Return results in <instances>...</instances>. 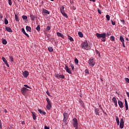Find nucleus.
<instances>
[{"label": "nucleus", "instance_id": "23", "mask_svg": "<svg viewBox=\"0 0 129 129\" xmlns=\"http://www.w3.org/2000/svg\"><path fill=\"white\" fill-rule=\"evenodd\" d=\"M15 18L16 22H20V19H19V17H18V15H15Z\"/></svg>", "mask_w": 129, "mask_h": 129}, {"label": "nucleus", "instance_id": "61", "mask_svg": "<svg viewBox=\"0 0 129 129\" xmlns=\"http://www.w3.org/2000/svg\"><path fill=\"white\" fill-rule=\"evenodd\" d=\"M90 2H93V3H95V0H90Z\"/></svg>", "mask_w": 129, "mask_h": 129}, {"label": "nucleus", "instance_id": "50", "mask_svg": "<svg viewBox=\"0 0 129 129\" xmlns=\"http://www.w3.org/2000/svg\"><path fill=\"white\" fill-rule=\"evenodd\" d=\"M46 94H47L48 95V96H51V94L48 91H47V92H46Z\"/></svg>", "mask_w": 129, "mask_h": 129}, {"label": "nucleus", "instance_id": "53", "mask_svg": "<svg viewBox=\"0 0 129 129\" xmlns=\"http://www.w3.org/2000/svg\"><path fill=\"white\" fill-rule=\"evenodd\" d=\"M121 22L122 23V24H123V25L124 24L125 22H124V20H121Z\"/></svg>", "mask_w": 129, "mask_h": 129}, {"label": "nucleus", "instance_id": "14", "mask_svg": "<svg viewBox=\"0 0 129 129\" xmlns=\"http://www.w3.org/2000/svg\"><path fill=\"white\" fill-rule=\"evenodd\" d=\"M56 77L57 78H61V79H64V78H65L64 75L59 74L56 75Z\"/></svg>", "mask_w": 129, "mask_h": 129}, {"label": "nucleus", "instance_id": "8", "mask_svg": "<svg viewBox=\"0 0 129 129\" xmlns=\"http://www.w3.org/2000/svg\"><path fill=\"white\" fill-rule=\"evenodd\" d=\"M2 60L3 62H4L5 64L7 66V67H10V66L9 65V63H8V60L6 59V58L5 57H2Z\"/></svg>", "mask_w": 129, "mask_h": 129}, {"label": "nucleus", "instance_id": "9", "mask_svg": "<svg viewBox=\"0 0 129 129\" xmlns=\"http://www.w3.org/2000/svg\"><path fill=\"white\" fill-rule=\"evenodd\" d=\"M28 90H29L27 89L26 87H23L21 89V92L22 93H26Z\"/></svg>", "mask_w": 129, "mask_h": 129}, {"label": "nucleus", "instance_id": "12", "mask_svg": "<svg viewBox=\"0 0 129 129\" xmlns=\"http://www.w3.org/2000/svg\"><path fill=\"white\" fill-rule=\"evenodd\" d=\"M38 111L41 114H43V115H46V112L44 111L43 110H41L40 109H38Z\"/></svg>", "mask_w": 129, "mask_h": 129}, {"label": "nucleus", "instance_id": "10", "mask_svg": "<svg viewBox=\"0 0 129 129\" xmlns=\"http://www.w3.org/2000/svg\"><path fill=\"white\" fill-rule=\"evenodd\" d=\"M125 110H128V105L127 104V101L126 99H124Z\"/></svg>", "mask_w": 129, "mask_h": 129}, {"label": "nucleus", "instance_id": "21", "mask_svg": "<svg viewBox=\"0 0 129 129\" xmlns=\"http://www.w3.org/2000/svg\"><path fill=\"white\" fill-rule=\"evenodd\" d=\"M113 102L115 106H117V101H116V99L115 98H113Z\"/></svg>", "mask_w": 129, "mask_h": 129}, {"label": "nucleus", "instance_id": "34", "mask_svg": "<svg viewBox=\"0 0 129 129\" xmlns=\"http://www.w3.org/2000/svg\"><path fill=\"white\" fill-rule=\"evenodd\" d=\"M32 117H33L34 120H36V119L37 118V116H36V115H35V114L33 113Z\"/></svg>", "mask_w": 129, "mask_h": 129}, {"label": "nucleus", "instance_id": "17", "mask_svg": "<svg viewBox=\"0 0 129 129\" xmlns=\"http://www.w3.org/2000/svg\"><path fill=\"white\" fill-rule=\"evenodd\" d=\"M46 108L48 110H50L52 108V104H48L46 106Z\"/></svg>", "mask_w": 129, "mask_h": 129}, {"label": "nucleus", "instance_id": "15", "mask_svg": "<svg viewBox=\"0 0 129 129\" xmlns=\"http://www.w3.org/2000/svg\"><path fill=\"white\" fill-rule=\"evenodd\" d=\"M118 103L120 108H122L123 107V104L122 103V102H121V101H118Z\"/></svg>", "mask_w": 129, "mask_h": 129}, {"label": "nucleus", "instance_id": "37", "mask_svg": "<svg viewBox=\"0 0 129 129\" xmlns=\"http://www.w3.org/2000/svg\"><path fill=\"white\" fill-rule=\"evenodd\" d=\"M75 63L77 65L78 64V63H79L78 59H77V58L75 59Z\"/></svg>", "mask_w": 129, "mask_h": 129}, {"label": "nucleus", "instance_id": "64", "mask_svg": "<svg viewBox=\"0 0 129 129\" xmlns=\"http://www.w3.org/2000/svg\"><path fill=\"white\" fill-rule=\"evenodd\" d=\"M114 25H115V21L113 22V26H114Z\"/></svg>", "mask_w": 129, "mask_h": 129}, {"label": "nucleus", "instance_id": "58", "mask_svg": "<svg viewBox=\"0 0 129 129\" xmlns=\"http://www.w3.org/2000/svg\"><path fill=\"white\" fill-rule=\"evenodd\" d=\"M44 129H50V128H49L48 126H44Z\"/></svg>", "mask_w": 129, "mask_h": 129}, {"label": "nucleus", "instance_id": "52", "mask_svg": "<svg viewBox=\"0 0 129 129\" xmlns=\"http://www.w3.org/2000/svg\"><path fill=\"white\" fill-rule=\"evenodd\" d=\"M79 102H80V103H81V104H82V103H83V101L81 99L79 100Z\"/></svg>", "mask_w": 129, "mask_h": 129}, {"label": "nucleus", "instance_id": "1", "mask_svg": "<svg viewBox=\"0 0 129 129\" xmlns=\"http://www.w3.org/2000/svg\"><path fill=\"white\" fill-rule=\"evenodd\" d=\"M96 36L98 38V39H100L102 38L101 41L102 42H105V38H106V33H103L101 34L96 33Z\"/></svg>", "mask_w": 129, "mask_h": 129}, {"label": "nucleus", "instance_id": "3", "mask_svg": "<svg viewBox=\"0 0 129 129\" xmlns=\"http://www.w3.org/2000/svg\"><path fill=\"white\" fill-rule=\"evenodd\" d=\"M63 121L64 122V124H67L68 123L67 120L68 119V117H69V116L68 115V113L66 112H64L63 114Z\"/></svg>", "mask_w": 129, "mask_h": 129}, {"label": "nucleus", "instance_id": "22", "mask_svg": "<svg viewBox=\"0 0 129 129\" xmlns=\"http://www.w3.org/2000/svg\"><path fill=\"white\" fill-rule=\"evenodd\" d=\"M61 14L62 15V16H63V17H64V18H66L67 19H68V15H67V14H66L65 12L61 13Z\"/></svg>", "mask_w": 129, "mask_h": 129}, {"label": "nucleus", "instance_id": "43", "mask_svg": "<svg viewBox=\"0 0 129 129\" xmlns=\"http://www.w3.org/2000/svg\"><path fill=\"white\" fill-rule=\"evenodd\" d=\"M2 125H3V124L2 123V120H1L0 119V128L1 129H3Z\"/></svg>", "mask_w": 129, "mask_h": 129}, {"label": "nucleus", "instance_id": "42", "mask_svg": "<svg viewBox=\"0 0 129 129\" xmlns=\"http://www.w3.org/2000/svg\"><path fill=\"white\" fill-rule=\"evenodd\" d=\"M120 123H124V121H123V118L120 119Z\"/></svg>", "mask_w": 129, "mask_h": 129}, {"label": "nucleus", "instance_id": "30", "mask_svg": "<svg viewBox=\"0 0 129 129\" xmlns=\"http://www.w3.org/2000/svg\"><path fill=\"white\" fill-rule=\"evenodd\" d=\"M36 31L39 32V31H41V27H40V25H38L37 27L36 28Z\"/></svg>", "mask_w": 129, "mask_h": 129}, {"label": "nucleus", "instance_id": "11", "mask_svg": "<svg viewBox=\"0 0 129 129\" xmlns=\"http://www.w3.org/2000/svg\"><path fill=\"white\" fill-rule=\"evenodd\" d=\"M56 35H57V37H60L62 39H64V35L63 34H62V33H61L60 32H57Z\"/></svg>", "mask_w": 129, "mask_h": 129}, {"label": "nucleus", "instance_id": "54", "mask_svg": "<svg viewBox=\"0 0 129 129\" xmlns=\"http://www.w3.org/2000/svg\"><path fill=\"white\" fill-rule=\"evenodd\" d=\"M3 16L2 14H0V19H3Z\"/></svg>", "mask_w": 129, "mask_h": 129}, {"label": "nucleus", "instance_id": "7", "mask_svg": "<svg viewBox=\"0 0 129 129\" xmlns=\"http://www.w3.org/2000/svg\"><path fill=\"white\" fill-rule=\"evenodd\" d=\"M23 76L25 77V78H27L29 76V72L25 71L22 74Z\"/></svg>", "mask_w": 129, "mask_h": 129}, {"label": "nucleus", "instance_id": "56", "mask_svg": "<svg viewBox=\"0 0 129 129\" xmlns=\"http://www.w3.org/2000/svg\"><path fill=\"white\" fill-rule=\"evenodd\" d=\"M74 126V127H75V129H78V125H75Z\"/></svg>", "mask_w": 129, "mask_h": 129}, {"label": "nucleus", "instance_id": "26", "mask_svg": "<svg viewBox=\"0 0 129 129\" xmlns=\"http://www.w3.org/2000/svg\"><path fill=\"white\" fill-rule=\"evenodd\" d=\"M68 39L71 41V42H73L74 41V39H73V38L72 37L70 36V35H68Z\"/></svg>", "mask_w": 129, "mask_h": 129}, {"label": "nucleus", "instance_id": "6", "mask_svg": "<svg viewBox=\"0 0 129 129\" xmlns=\"http://www.w3.org/2000/svg\"><path fill=\"white\" fill-rule=\"evenodd\" d=\"M73 125L75 126V125H78V121L76 118L73 119Z\"/></svg>", "mask_w": 129, "mask_h": 129}, {"label": "nucleus", "instance_id": "27", "mask_svg": "<svg viewBox=\"0 0 129 129\" xmlns=\"http://www.w3.org/2000/svg\"><path fill=\"white\" fill-rule=\"evenodd\" d=\"M78 35L80 38H83V33H82L81 32H78Z\"/></svg>", "mask_w": 129, "mask_h": 129}, {"label": "nucleus", "instance_id": "60", "mask_svg": "<svg viewBox=\"0 0 129 129\" xmlns=\"http://www.w3.org/2000/svg\"><path fill=\"white\" fill-rule=\"evenodd\" d=\"M111 41H113V36H111Z\"/></svg>", "mask_w": 129, "mask_h": 129}, {"label": "nucleus", "instance_id": "2", "mask_svg": "<svg viewBox=\"0 0 129 129\" xmlns=\"http://www.w3.org/2000/svg\"><path fill=\"white\" fill-rule=\"evenodd\" d=\"M81 46L82 49H84V50H89L91 48L90 45L88 44L86 40L82 43Z\"/></svg>", "mask_w": 129, "mask_h": 129}, {"label": "nucleus", "instance_id": "32", "mask_svg": "<svg viewBox=\"0 0 129 129\" xmlns=\"http://www.w3.org/2000/svg\"><path fill=\"white\" fill-rule=\"evenodd\" d=\"M124 123H120L119 127L120 128H123Z\"/></svg>", "mask_w": 129, "mask_h": 129}, {"label": "nucleus", "instance_id": "59", "mask_svg": "<svg viewBox=\"0 0 129 129\" xmlns=\"http://www.w3.org/2000/svg\"><path fill=\"white\" fill-rule=\"evenodd\" d=\"M126 94L127 95V96L129 98V93L128 92H126Z\"/></svg>", "mask_w": 129, "mask_h": 129}, {"label": "nucleus", "instance_id": "40", "mask_svg": "<svg viewBox=\"0 0 129 129\" xmlns=\"http://www.w3.org/2000/svg\"><path fill=\"white\" fill-rule=\"evenodd\" d=\"M10 60L11 61V62H14V58L13 57V56L10 57Z\"/></svg>", "mask_w": 129, "mask_h": 129}, {"label": "nucleus", "instance_id": "16", "mask_svg": "<svg viewBox=\"0 0 129 129\" xmlns=\"http://www.w3.org/2000/svg\"><path fill=\"white\" fill-rule=\"evenodd\" d=\"M26 29L28 32H30V33H31V32H32V28H31V27H30V26H27L26 27Z\"/></svg>", "mask_w": 129, "mask_h": 129}, {"label": "nucleus", "instance_id": "55", "mask_svg": "<svg viewBox=\"0 0 129 129\" xmlns=\"http://www.w3.org/2000/svg\"><path fill=\"white\" fill-rule=\"evenodd\" d=\"M122 46H123L124 48H125V45H124V42H122Z\"/></svg>", "mask_w": 129, "mask_h": 129}, {"label": "nucleus", "instance_id": "38", "mask_svg": "<svg viewBox=\"0 0 129 129\" xmlns=\"http://www.w3.org/2000/svg\"><path fill=\"white\" fill-rule=\"evenodd\" d=\"M106 18L107 19V20H108V21H109L110 19V17L109 16V15H107L106 16Z\"/></svg>", "mask_w": 129, "mask_h": 129}, {"label": "nucleus", "instance_id": "35", "mask_svg": "<svg viewBox=\"0 0 129 129\" xmlns=\"http://www.w3.org/2000/svg\"><path fill=\"white\" fill-rule=\"evenodd\" d=\"M5 25H8L9 24V21L6 18H5Z\"/></svg>", "mask_w": 129, "mask_h": 129}, {"label": "nucleus", "instance_id": "13", "mask_svg": "<svg viewBox=\"0 0 129 129\" xmlns=\"http://www.w3.org/2000/svg\"><path fill=\"white\" fill-rule=\"evenodd\" d=\"M5 29L7 32H9V33H13V30H12V28L10 27H6Z\"/></svg>", "mask_w": 129, "mask_h": 129}, {"label": "nucleus", "instance_id": "39", "mask_svg": "<svg viewBox=\"0 0 129 129\" xmlns=\"http://www.w3.org/2000/svg\"><path fill=\"white\" fill-rule=\"evenodd\" d=\"M8 4L9 6H12V0H8Z\"/></svg>", "mask_w": 129, "mask_h": 129}, {"label": "nucleus", "instance_id": "19", "mask_svg": "<svg viewBox=\"0 0 129 129\" xmlns=\"http://www.w3.org/2000/svg\"><path fill=\"white\" fill-rule=\"evenodd\" d=\"M30 18L31 21H35L36 17H35V15H33V14H30Z\"/></svg>", "mask_w": 129, "mask_h": 129}, {"label": "nucleus", "instance_id": "33", "mask_svg": "<svg viewBox=\"0 0 129 129\" xmlns=\"http://www.w3.org/2000/svg\"><path fill=\"white\" fill-rule=\"evenodd\" d=\"M48 49L49 52H53V48H52V47L49 46L48 47Z\"/></svg>", "mask_w": 129, "mask_h": 129}, {"label": "nucleus", "instance_id": "36", "mask_svg": "<svg viewBox=\"0 0 129 129\" xmlns=\"http://www.w3.org/2000/svg\"><path fill=\"white\" fill-rule=\"evenodd\" d=\"M22 19H23V20H27L28 19V17L26 15H23L22 16Z\"/></svg>", "mask_w": 129, "mask_h": 129}, {"label": "nucleus", "instance_id": "20", "mask_svg": "<svg viewBox=\"0 0 129 129\" xmlns=\"http://www.w3.org/2000/svg\"><path fill=\"white\" fill-rule=\"evenodd\" d=\"M95 113H96L97 115H99V109L95 108Z\"/></svg>", "mask_w": 129, "mask_h": 129}, {"label": "nucleus", "instance_id": "62", "mask_svg": "<svg viewBox=\"0 0 129 129\" xmlns=\"http://www.w3.org/2000/svg\"><path fill=\"white\" fill-rule=\"evenodd\" d=\"M4 111H5V112H6V113L8 112V111L7 110V109H5V110H4Z\"/></svg>", "mask_w": 129, "mask_h": 129}, {"label": "nucleus", "instance_id": "57", "mask_svg": "<svg viewBox=\"0 0 129 129\" xmlns=\"http://www.w3.org/2000/svg\"><path fill=\"white\" fill-rule=\"evenodd\" d=\"M99 107H100V108H101V110H102V111H103V109H102V107H101V105H99Z\"/></svg>", "mask_w": 129, "mask_h": 129}, {"label": "nucleus", "instance_id": "44", "mask_svg": "<svg viewBox=\"0 0 129 129\" xmlns=\"http://www.w3.org/2000/svg\"><path fill=\"white\" fill-rule=\"evenodd\" d=\"M85 73L87 74H89V71H88V69H86L85 71Z\"/></svg>", "mask_w": 129, "mask_h": 129}, {"label": "nucleus", "instance_id": "45", "mask_svg": "<svg viewBox=\"0 0 129 129\" xmlns=\"http://www.w3.org/2000/svg\"><path fill=\"white\" fill-rule=\"evenodd\" d=\"M24 87H26V88H29L30 89H31V87H30L27 85H24Z\"/></svg>", "mask_w": 129, "mask_h": 129}, {"label": "nucleus", "instance_id": "31", "mask_svg": "<svg viewBox=\"0 0 129 129\" xmlns=\"http://www.w3.org/2000/svg\"><path fill=\"white\" fill-rule=\"evenodd\" d=\"M116 122H117L118 125H119V119H118V116H116Z\"/></svg>", "mask_w": 129, "mask_h": 129}, {"label": "nucleus", "instance_id": "49", "mask_svg": "<svg viewBox=\"0 0 129 129\" xmlns=\"http://www.w3.org/2000/svg\"><path fill=\"white\" fill-rule=\"evenodd\" d=\"M21 31H22V33H23V34L26 32V31H25V29H24V28H22Z\"/></svg>", "mask_w": 129, "mask_h": 129}, {"label": "nucleus", "instance_id": "4", "mask_svg": "<svg viewBox=\"0 0 129 129\" xmlns=\"http://www.w3.org/2000/svg\"><path fill=\"white\" fill-rule=\"evenodd\" d=\"M88 63L89 64L90 66L93 67L95 65V62H94L93 58H90L88 61Z\"/></svg>", "mask_w": 129, "mask_h": 129}, {"label": "nucleus", "instance_id": "28", "mask_svg": "<svg viewBox=\"0 0 129 129\" xmlns=\"http://www.w3.org/2000/svg\"><path fill=\"white\" fill-rule=\"evenodd\" d=\"M43 13H44V14H47L48 15H50V12H49V11L46 9L43 10Z\"/></svg>", "mask_w": 129, "mask_h": 129}, {"label": "nucleus", "instance_id": "29", "mask_svg": "<svg viewBox=\"0 0 129 129\" xmlns=\"http://www.w3.org/2000/svg\"><path fill=\"white\" fill-rule=\"evenodd\" d=\"M46 101L47 102V104H52L51 101H50V99H49L48 98H46Z\"/></svg>", "mask_w": 129, "mask_h": 129}, {"label": "nucleus", "instance_id": "48", "mask_svg": "<svg viewBox=\"0 0 129 129\" xmlns=\"http://www.w3.org/2000/svg\"><path fill=\"white\" fill-rule=\"evenodd\" d=\"M125 80L126 82H127V83H129V79L127 78H125Z\"/></svg>", "mask_w": 129, "mask_h": 129}, {"label": "nucleus", "instance_id": "18", "mask_svg": "<svg viewBox=\"0 0 129 129\" xmlns=\"http://www.w3.org/2000/svg\"><path fill=\"white\" fill-rule=\"evenodd\" d=\"M64 9H65V7H64V6H62L61 7V8H60V12L61 13H63L64 12H65L64 11Z\"/></svg>", "mask_w": 129, "mask_h": 129}, {"label": "nucleus", "instance_id": "25", "mask_svg": "<svg viewBox=\"0 0 129 129\" xmlns=\"http://www.w3.org/2000/svg\"><path fill=\"white\" fill-rule=\"evenodd\" d=\"M2 43L3 45H7L8 44V41L6 39H3Z\"/></svg>", "mask_w": 129, "mask_h": 129}, {"label": "nucleus", "instance_id": "24", "mask_svg": "<svg viewBox=\"0 0 129 129\" xmlns=\"http://www.w3.org/2000/svg\"><path fill=\"white\" fill-rule=\"evenodd\" d=\"M119 40L122 43H123L124 42V39H123V37H122V36H120L119 37Z\"/></svg>", "mask_w": 129, "mask_h": 129}, {"label": "nucleus", "instance_id": "46", "mask_svg": "<svg viewBox=\"0 0 129 129\" xmlns=\"http://www.w3.org/2000/svg\"><path fill=\"white\" fill-rule=\"evenodd\" d=\"M47 31H50L51 30V27L50 26H47L46 28Z\"/></svg>", "mask_w": 129, "mask_h": 129}, {"label": "nucleus", "instance_id": "63", "mask_svg": "<svg viewBox=\"0 0 129 129\" xmlns=\"http://www.w3.org/2000/svg\"><path fill=\"white\" fill-rule=\"evenodd\" d=\"M22 124H25V121H22Z\"/></svg>", "mask_w": 129, "mask_h": 129}, {"label": "nucleus", "instance_id": "5", "mask_svg": "<svg viewBox=\"0 0 129 129\" xmlns=\"http://www.w3.org/2000/svg\"><path fill=\"white\" fill-rule=\"evenodd\" d=\"M64 69L66 71L68 72V73H69V74H72V72L71 71L70 69L68 67V66H67V65L65 66Z\"/></svg>", "mask_w": 129, "mask_h": 129}, {"label": "nucleus", "instance_id": "41", "mask_svg": "<svg viewBox=\"0 0 129 129\" xmlns=\"http://www.w3.org/2000/svg\"><path fill=\"white\" fill-rule=\"evenodd\" d=\"M70 67H71L72 70H74V66L72 64V63H71Z\"/></svg>", "mask_w": 129, "mask_h": 129}, {"label": "nucleus", "instance_id": "51", "mask_svg": "<svg viewBox=\"0 0 129 129\" xmlns=\"http://www.w3.org/2000/svg\"><path fill=\"white\" fill-rule=\"evenodd\" d=\"M98 14H100V15H101V11L99 9H98Z\"/></svg>", "mask_w": 129, "mask_h": 129}, {"label": "nucleus", "instance_id": "47", "mask_svg": "<svg viewBox=\"0 0 129 129\" xmlns=\"http://www.w3.org/2000/svg\"><path fill=\"white\" fill-rule=\"evenodd\" d=\"M23 34H24V35H25V36H27V38H30V35H29V34H28L26 33V32L24 33H23Z\"/></svg>", "mask_w": 129, "mask_h": 129}]
</instances>
